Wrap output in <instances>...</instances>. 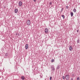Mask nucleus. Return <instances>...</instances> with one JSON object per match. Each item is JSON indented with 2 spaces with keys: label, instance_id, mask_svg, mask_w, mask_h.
Wrapping results in <instances>:
<instances>
[{
  "label": "nucleus",
  "instance_id": "obj_26",
  "mask_svg": "<svg viewBox=\"0 0 80 80\" xmlns=\"http://www.w3.org/2000/svg\"><path fill=\"white\" fill-rule=\"evenodd\" d=\"M34 2H36L37 1V0H33Z\"/></svg>",
  "mask_w": 80,
  "mask_h": 80
},
{
  "label": "nucleus",
  "instance_id": "obj_24",
  "mask_svg": "<svg viewBox=\"0 0 80 80\" xmlns=\"http://www.w3.org/2000/svg\"><path fill=\"white\" fill-rule=\"evenodd\" d=\"M71 80H73V78H72L71 79Z\"/></svg>",
  "mask_w": 80,
  "mask_h": 80
},
{
  "label": "nucleus",
  "instance_id": "obj_17",
  "mask_svg": "<svg viewBox=\"0 0 80 80\" xmlns=\"http://www.w3.org/2000/svg\"><path fill=\"white\" fill-rule=\"evenodd\" d=\"M54 61H55V60L53 59H52L51 60V62H52V63H53V62H54Z\"/></svg>",
  "mask_w": 80,
  "mask_h": 80
},
{
  "label": "nucleus",
  "instance_id": "obj_8",
  "mask_svg": "<svg viewBox=\"0 0 80 80\" xmlns=\"http://www.w3.org/2000/svg\"><path fill=\"white\" fill-rule=\"evenodd\" d=\"M14 12H15V13H17L18 12V9L17 8L15 9L14 10Z\"/></svg>",
  "mask_w": 80,
  "mask_h": 80
},
{
  "label": "nucleus",
  "instance_id": "obj_23",
  "mask_svg": "<svg viewBox=\"0 0 80 80\" xmlns=\"http://www.w3.org/2000/svg\"><path fill=\"white\" fill-rule=\"evenodd\" d=\"M18 36H20V34L19 33H18Z\"/></svg>",
  "mask_w": 80,
  "mask_h": 80
},
{
  "label": "nucleus",
  "instance_id": "obj_13",
  "mask_svg": "<svg viewBox=\"0 0 80 80\" xmlns=\"http://www.w3.org/2000/svg\"><path fill=\"white\" fill-rule=\"evenodd\" d=\"M61 17H62L63 19H65V16H64V15H62Z\"/></svg>",
  "mask_w": 80,
  "mask_h": 80
},
{
  "label": "nucleus",
  "instance_id": "obj_3",
  "mask_svg": "<svg viewBox=\"0 0 80 80\" xmlns=\"http://www.w3.org/2000/svg\"><path fill=\"white\" fill-rule=\"evenodd\" d=\"M27 23L28 25H30V20H28L27 21Z\"/></svg>",
  "mask_w": 80,
  "mask_h": 80
},
{
  "label": "nucleus",
  "instance_id": "obj_22",
  "mask_svg": "<svg viewBox=\"0 0 80 80\" xmlns=\"http://www.w3.org/2000/svg\"><path fill=\"white\" fill-rule=\"evenodd\" d=\"M17 35H18V33H16V35H16V36H17Z\"/></svg>",
  "mask_w": 80,
  "mask_h": 80
},
{
  "label": "nucleus",
  "instance_id": "obj_15",
  "mask_svg": "<svg viewBox=\"0 0 80 80\" xmlns=\"http://www.w3.org/2000/svg\"><path fill=\"white\" fill-rule=\"evenodd\" d=\"M63 8H62L61 9V11H60V12H61V13H62V11H63Z\"/></svg>",
  "mask_w": 80,
  "mask_h": 80
},
{
  "label": "nucleus",
  "instance_id": "obj_11",
  "mask_svg": "<svg viewBox=\"0 0 80 80\" xmlns=\"http://www.w3.org/2000/svg\"><path fill=\"white\" fill-rule=\"evenodd\" d=\"M59 68H60V66L58 65V66L57 67L56 69H57V70H58V69H59Z\"/></svg>",
  "mask_w": 80,
  "mask_h": 80
},
{
  "label": "nucleus",
  "instance_id": "obj_27",
  "mask_svg": "<svg viewBox=\"0 0 80 80\" xmlns=\"http://www.w3.org/2000/svg\"><path fill=\"white\" fill-rule=\"evenodd\" d=\"M77 32H78V30H77Z\"/></svg>",
  "mask_w": 80,
  "mask_h": 80
},
{
  "label": "nucleus",
  "instance_id": "obj_20",
  "mask_svg": "<svg viewBox=\"0 0 80 80\" xmlns=\"http://www.w3.org/2000/svg\"><path fill=\"white\" fill-rule=\"evenodd\" d=\"M52 77H50V80H52Z\"/></svg>",
  "mask_w": 80,
  "mask_h": 80
},
{
  "label": "nucleus",
  "instance_id": "obj_18",
  "mask_svg": "<svg viewBox=\"0 0 80 80\" xmlns=\"http://www.w3.org/2000/svg\"><path fill=\"white\" fill-rule=\"evenodd\" d=\"M5 55L6 57H7V56H8V53H6L5 54Z\"/></svg>",
  "mask_w": 80,
  "mask_h": 80
},
{
  "label": "nucleus",
  "instance_id": "obj_25",
  "mask_svg": "<svg viewBox=\"0 0 80 80\" xmlns=\"http://www.w3.org/2000/svg\"><path fill=\"white\" fill-rule=\"evenodd\" d=\"M49 4L51 5H52V2H50Z\"/></svg>",
  "mask_w": 80,
  "mask_h": 80
},
{
  "label": "nucleus",
  "instance_id": "obj_5",
  "mask_svg": "<svg viewBox=\"0 0 80 80\" xmlns=\"http://www.w3.org/2000/svg\"><path fill=\"white\" fill-rule=\"evenodd\" d=\"M51 68H52V71H54V70H55V68H54V67H53V66H51Z\"/></svg>",
  "mask_w": 80,
  "mask_h": 80
},
{
  "label": "nucleus",
  "instance_id": "obj_4",
  "mask_svg": "<svg viewBox=\"0 0 80 80\" xmlns=\"http://www.w3.org/2000/svg\"><path fill=\"white\" fill-rule=\"evenodd\" d=\"M45 32L46 33H47L48 32V29H47V28H46L45 29Z\"/></svg>",
  "mask_w": 80,
  "mask_h": 80
},
{
  "label": "nucleus",
  "instance_id": "obj_7",
  "mask_svg": "<svg viewBox=\"0 0 80 80\" xmlns=\"http://www.w3.org/2000/svg\"><path fill=\"white\" fill-rule=\"evenodd\" d=\"M69 49L70 51H72V50H73V48H72V46H70L69 48Z\"/></svg>",
  "mask_w": 80,
  "mask_h": 80
},
{
  "label": "nucleus",
  "instance_id": "obj_16",
  "mask_svg": "<svg viewBox=\"0 0 80 80\" xmlns=\"http://www.w3.org/2000/svg\"><path fill=\"white\" fill-rule=\"evenodd\" d=\"M79 42H80V40L79 39H78L77 40V43H79Z\"/></svg>",
  "mask_w": 80,
  "mask_h": 80
},
{
  "label": "nucleus",
  "instance_id": "obj_1",
  "mask_svg": "<svg viewBox=\"0 0 80 80\" xmlns=\"http://www.w3.org/2000/svg\"><path fill=\"white\" fill-rule=\"evenodd\" d=\"M65 78L67 80H69L70 76H69V75H66L65 76Z\"/></svg>",
  "mask_w": 80,
  "mask_h": 80
},
{
  "label": "nucleus",
  "instance_id": "obj_21",
  "mask_svg": "<svg viewBox=\"0 0 80 80\" xmlns=\"http://www.w3.org/2000/svg\"><path fill=\"white\" fill-rule=\"evenodd\" d=\"M66 8H67V9H68V6H66Z\"/></svg>",
  "mask_w": 80,
  "mask_h": 80
},
{
  "label": "nucleus",
  "instance_id": "obj_10",
  "mask_svg": "<svg viewBox=\"0 0 80 80\" xmlns=\"http://www.w3.org/2000/svg\"><path fill=\"white\" fill-rule=\"evenodd\" d=\"M21 78H22V80H25V77H24V76H22L21 77Z\"/></svg>",
  "mask_w": 80,
  "mask_h": 80
},
{
  "label": "nucleus",
  "instance_id": "obj_19",
  "mask_svg": "<svg viewBox=\"0 0 80 80\" xmlns=\"http://www.w3.org/2000/svg\"><path fill=\"white\" fill-rule=\"evenodd\" d=\"M77 80H80V78L79 77H77Z\"/></svg>",
  "mask_w": 80,
  "mask_h": 80
},
{
  "label": "nucleus",
  "instance_id": "obj_6",
  "mask_svg": "<svg viewBox=\"0 0 80 80\" xmlns=\"http://www.w3.org/2000/svg\"><path fill=\"white\" fill-rule=\"evenodd\" d=\"M25 47L26 49H28V44H27L25 45Z\"/></svg>",
  "mask_w": 80,
  "mask_h": 80
},
{
  "label": "nucleus",
  "instance_id": "obj_2",
  "mask_svg": "<svg viewBox=\"0 0 80 80\" xmlns=\"http://www.w3.org/2000/svg\"><path fill=\"white\" fill-rule=\"evenodd\" d=\"M18 5L19 7H21L22 5V2L21 1L19 2Z\"/></svg>",
  "mask_w": 80,
  "mask_h": 80
},
{
  "label": "nucleus",
  "instance_id": "obj_9",
  "mask_svg": "<svg viewBox=\"0 0 80 80\" xmlns=\"http://www.w3.org/2000/svg\"><path fill=\"white\" fill-rule=\"evenodd\" d=\"M70 15H71V17H73V13L72 12H71Z\"/></svg>",
  "mask_w": 80,
  "mask_h": 80
},
{
  "label": "nucleus",
  "instance_id": "obj_12",
  "mask_svg": "<svg viewBox=\"0 0 80 80\" xmlns=\"http://www.w3.org/2000/svg\"><path fill=\"white\" fill-rule=\"evenodd\" d=\"M76 9H75V8H74L73 10V11L74 12H76Z\"/></svg>",
  "mask_w": 80,
  "mask_h": 80
},
{
  "label": "nucleus",
  "instance_id": "obj_14",
  "mask_svg": "<svg viewBox=\"0 0 80 80\" xmlns=\"http://www.w3.org/2000/svg\"><path fill=\"white\" fill-rule=\"evenodd\" d=\"M62 78L63 79V80H65V78H65V77L64 76H62Z\"/></svg>",
  "mask_w": 80,
  "mask_h": 80
}]
</instances>
